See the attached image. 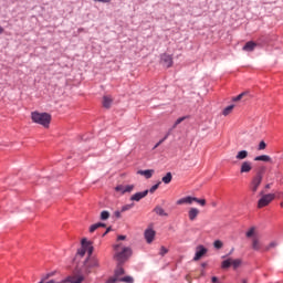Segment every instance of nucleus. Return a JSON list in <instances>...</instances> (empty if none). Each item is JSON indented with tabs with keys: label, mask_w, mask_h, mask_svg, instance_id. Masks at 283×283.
I'll use <instances>...</instances> for the list:
<instances>
[{
	"label": "nucleus",
	"mask_w": 283,
	"mask_h": 283,
	"mask_svg": "<svg viewBox=\"0 0 283 283\" xmlns=\"http://www.w3.org/2000/svg\"><path fill=\"white\" fill-rule=\"evenodd\" d=\"M114 260L119 264H125V261L132 256V249L123 245V243L114 245Z\"/></svg>",
	"instance_id": "f257e3e1"
},
{
	"label": "nucleus",
	"mask_w": 283,
	"mask_h": 283,
	"mask_svg": "<svg viewBox=\"0 0 283 283\" xmlns=\"http://www.w3.org/2000/svg\"><path fill=\"white\" fill-rule=\"evenodd\" d=\"M31 119L33 123L42 125V127H50V123H52V115L48 113L33 112L31 113Z\"/></svg>",
	"instance_id": "f03ea898"
},
{
	"label": "nucleus",
	"mask_w": 283,
	"mask_h": 283,
	"mask_svg": "<svg viewBox=\"0 0 283 283\" xmlns=\"http://www.w3.org/2000/svg\"><path fill=\"white\" fill-rule=\"evenodd\" d=\"M96 269H101V261L96 256H88L84 261L83 265L84 275H90V273H94Z\"/></svg>",
	"instance_id": "7ed1b4c3"
},
{
	"label": "nucleus",
	"mask_w": 283,
	"mask_h": 283,
	"mask_svg": "<svg viewBox=\"0 0 283 283\" xmlns=\"http://www.w3.org/2000/svg\"><path fill=\"white\" fill-rule=\"evenodd\" d=\"M85 281V272L84 271H75L72 275H69L64 279V283H83Z\"/></svg>",
	"instance_id": "20e7f679"
},
{
	"label": "nucleus",
	"mask_w": 283,
	"mask_h": 283,
	"mask_svg": "<svg viewBox=\"0 0 283 283\" xmlns=\"http://www.w3.org/2000/svg\"><path fill=\"white\" fill-rule=\"evenodd\" d=\"M123 263H118L116 269H115V272H114V275L111 276L106 283H116V282H119L120 279L123 277V274L125 273V269H123Z\"/></svg>",
	"instance_id": "39448f33"
},
{
	"label": "nucleus",
	"mask_w": 283,
	"mask_h": 283,
	"mask_svg": "<svg viewBox=\"0 0 283 283\" xmlns=\"http://www.w3.org/2000/svg\"><path fill=\"white\" fill-rule=\"evenodd\" d=\"M275 200V193L263 195L258 201V208L263 209V207H269L271 202Z\"/></svg>",
	"instance_id": "423d86ee"
},
{
	"label": "nucleus",
	"mask_w": 283,
	"mask_h": 283,
	"mask_svg": "<svg viewBox=\"0 0 283 283\" xmlns=\"http://www.w3.org/2000/svg\"><path fill=\"white\" fill-rule=\"evenodd\" d=\"M205 255H207V248H205L203 245H198L193 261L198 262V260L205 258Z\"/></svg>",
	"instance_id": "0eeeda50"
},
{
	"label": "nucleus",
	"mask_w": 283,
	"mask_h": 283,
	"mask_svg": "<svg viewBox=\"0 0 283 283\" xmlns=\"http://www.w3.org/2000/svg\"><path fill=\"white\" fill-rule=\"evenodd\" d=\"M260 185H262V175L258 174L253 178L252 184H251V189H252L253 193H255V191H258Z\"/></svg>",
	"instance_id": "6e6552de"
},
{
	"label": "nucleus",
	"mask_w": 283,
	"mask_h": 283,
	"mask_svg": "<svg viewBox=\"0 0 283 283\" xmlns=\"http://www.w3.org/2000/svg\"><path fill=\"white\" fill-rule=\"evenodd\" d=\"M82 247L84 248V251L88 253V258H92V253H94L92 242L87 241V239H82Z\"/></svg>",
	"instance_id": "1a4fd4ad"
},
{
	"label": "nucleus",
	"mask_w": 283,
	"mask_h": 283,
	"mask_svg": "<svg viewBox=\"0 0 283 283\" xmlns=\"http://www.w3.org/2000/svg\"><path fill=\"white\" fill-rule=\"evenodd\" d=\"M161 63L165 65V67H171V65H174V57L169 54H163Z\"/></svg>",
	"instance_id": "9d476101"
},
{
	"label": "nucleus",
	"mask_w": 283,
	"mask_h": 283,
	"mask_svg": "<svg viewBox=\"0 0 283 283\" xmlns=\"http://www.w3.org/2000/svg\"><path fill=\"white\" fill-rule=\"evenodd\" d=\"M253 169V164L251 161H243L241 164L240 174H249Z\"/></svg>",
	"instance_id": "9b49d317"
},
{
	"label": "nucleus",
	"mask_w": 283,
	"mask_h": 283,
	"mask_svg": "<svg viewBox=\"0 0 283 283\" xmlns=\"http://www.w3.org/2000/svg\"><path fill=\"white\" fill-rule=\"evenodd\" d=\"M147 193H149V190H145L143 192H137L130 197V200H133L135 202H140V200H143V198H146Z\"/></svg>",
	"instance_id": "f8f14e48"
},
{
	"label": "nucleus",
	"mask_w": 283,
	"mask_h": 283,
	"mask_svg": "<svg viewBox=\"0 0 283 283\" xmlns=\"http://www.w3.org/2000/svg\"><path fill=\"white\" fill-rule=\"evenodd\" d=\"M198 216H200V210L198 208H190L188 211V218L191 222H193V220H196V218H198Z\"/></svg>",
	"instance_id": "ddd939ff"
},
{
	"label": "nucleus",
	"mask_w": 283,
	"mask_h": 283,
	"mask_svg": "<svg viewBox=\"0 0 283 283\" xmlns=\"http://www.w3.org/2000/svg\"><path fill=\"white\" fill-rule=\"evenodd\" d=\"M145 238L148 244H151V242H154V238H156V231L151 230V229H147L145 231Z\"/></svg>",
	"instance_id": "4468645a"
},
{
	"label": "nucleus",
	"mask_w": 283,
	"mask_h": 283,
	"mask_svg": "<svg viewBox=\"0 0 283 283\" xmlns=\"http://www.w3.org/2000/svg\"><path fill=\"white\" fill-rule=\"evenodd\" d=\"M196 197H185L177 200V205H193Z\"/></svg>",
	"instance_id": "2eb2a0df"
},
{
	"label": "nucleus",
	"mask_w": 283,
	"mask_h": 283,
	"mask_svg": "<svg viewBox=\"0 0 283 283\" xmlns=\"http://www.w3.org/2000/svg\"><path fill=\"white\" fill-rule=\"evenodd\" d=\"M255 48H258V44L253 41H249L243 46V51L244 52H253L255 50Z\"/></svg>",
	"instance_id": "dca6fc26"
},
{
	"label": "nucleus",
	"mask_w": 283,
	"mask_h": 283,
	"mask_svg": "<svg viewBox=\"0 0 283 283\" xmlns=\"http://www.w3.org/2000/svg\"><path fill=\"white\" fill-rule=\"evenodd\" d=\"M137 174L139 176H145L146 179L149 180V178H151V176H154L155 170L154 169L138 170Z\"/></svg>",
	"instance_id": "f3484780"
},
{
	"label": "nucleus",
	"mask_w": 283,
	"mask_h": 283,
	"mask_svg": "<svg viewBox=\"0 0 283 283\" xmlns=\"http://www.w3.org/2000/svg\"><path fill=\"white\" fill-rule=\"evenodd\" d=\"M114 102V99H112L111 96H104L103 97V107H105L106 109H109V107H112V103Z\"/></svg>",
	"instance_id": "a211bd4d"
},
{
	"label": "nucleus",
	"mask_w": 283,
	"mask_h": 283,
	"mask_svg": "<svg viewBox=\"0 0 283 283\" xmlns=\"http://www.w3.org/2000/svg\"><path fill=\"white\" fill-rule=\"evenodd\" d=\"M252 249L254 251H260V249H262V244L260 243V239H258V237H253L252 239Z\"/></svg>",
	"instance_id": "6ab92c4d"
},
{
	"label": "nucleus",
	"mask_w": 283,
	"mask_h": 283,
	"mask_svg": "<svg viewBox=\"0 0 283 283\" xmlns=\"http://www.w3.org/2000/svg\"><path fill=\"white\" fill-rule=\"evenodd\" d=\"M154 212L157 216H161V217H166V218H167V216H169V213L165 212V209H163V207H160V206L155 207Z\"/></svg>",
	"instance_id": "aec40b11"
},
{
	"label": "nucleus",
	"mask_w": 283,
	"mask_h": 283,
	"mask_svg": "<svg viewBox=\"0 0 283 283\" xmlns=\"http://www.w3.org/2000/svg\"><path fill=\"white\" fill-rule=\"evenodd\" d=\"M235 158H237V160H244V159L249 158V151L241 150L237 154Z\"/></svg>",
	"instance_id": "412c9836"
},
{
	"label": "nucleus",
	"mask_w": 283,
	"mask_h": 283,
	"mask_svg": "<svg viewBox=\"0 0 283 283\" xmlns=\"http://www.w3.org/2000/svg\"><path fill=\"white\" fill-rule=\"evenodd\" d=\"M255 161L271 163V157L269 155H261L254 158Z\"/></svg>",
	"instance_id": "4be33fe9"
},
{
	"label": "nucleus",
	"mask_w": 283,
	"mask_h": 283,
	"mask_svg": "<svg viewBox=\"0 0 283 283\" xmlns=\"http://www.w3.org/2000/svg\"><path fill=\"white\" fill-rule=\"evenodd\" d=\"M174 176L171 175V172H167L165 177L161 178V181L165 185H169V182H171Z\"/></svg>",
	"instance_id": "5701e85b"
},
{
	"label": "nucleus",
	"mask_w": 283,
	"mask_h": 283,
	"mask_svg": "<svg viewBox=\"0 0 283 283\" xmlns=\"http://www.w3.org/2000/svg\"><path fill=\"white\" fill-rule=\"evenodd\" d=\"M101 227H106V226L105 223H101V222L92 224L90 227V233H94V231H96V229H101Z\"/></svg>",
	"instance_id": "b1692460"
},
{
	"label": "nucleus",
	"mask_w": 283,
	"mask_h": 283,
	"mask_svg": "<svg viewBox=\"0 0 283 283\" xmlns=\"http://www.w3.org/2000/svg\"><path fill=\"white\" fill-rule=\"evenodd\" d=\"M234 107H235V105H230V106L226 107L222 112L223 116H229V114H231L233 112Z\"/></svg>",
	"instance_id": "393cba45"
},
{
	"label": "nucleus",
	"mask_w": 283,
	"mask_h": 283,
	"mask_svg": "<svg viewBox=\"0 0 283 283\" xmlns=\"http://www.w3.org/2000/svg\"><path fill=\"white\" fill-rule=\"evenodd\" d=\"M231 265H232V259H227V260L222 261V263H221L222 269H229V266H231Z\"/></svg>",
	"instance_id": "a878e982"
},
{
	"label": "nucleus",
	"mask_w": 283,
	"mask_h": 283,
	"mask_svg": "<svg viewBox=\"0 0 283 283\" xmlns=\"http://www.w3.org/2000/svg\"><path fill=\"white\" fill-rule=\"evenodd\" d=\"M243 96H249V93L243 92V93L239 94L238 96L233 97L232 101H234V103H237L238 101H242Z\"/></svg>",
	"instance_id": "bb28decb"
},
{
	"label": "nucleus",
	"mask_w": 283,
	"mask_h": 283,
	"mask_svg": "<svg viewBox=\"0 0 283 283\" xmlns=\"http://www.w3.org/2000/svg\"><path fill=\"white\" fill-rule=\"evenodd\" d=\"M118 282H125V283H134V277L132 276H122Z\"/></svg>",
	"instance_id": "cd10ccee"
},
{
	"label": "nucleus",
	"mask_w": 283,
	"mask_h": 283,
	"mask_svg": "<svg viewBox=\"0 0 283 283\" xmlns=\"http://www.w3.org/2000/svg\"><path fill=\"white\" fill-rule=\"evenodd\" d=\"M130 209H134V203H128L122 207V213H125V211H129Z\"/></svg>",
	"instance_id": "c85d7f7f"
},
{
	"label": "nucleus",
	"mask_w": 283,
	"mask_h": 283,
	"mask_svg": "<svg viewBox=\"0 0 283 283\" xmlns=\"http://www.w3.org/2000/svg\"><path fill=\"white\" fill-rule=\"evenodd\" d=\"M101 220H109V211L103 210L101 212Z\"/></svg>",
	"instance_id": "c756f323"
},
{
	"label": "nucleus",
	"mask_w": 283,
	"mask_h": 283,
	"mask_svg": "<svg viewBox=\"0 0 283 283\" xmlns=\"http://www.w3.org/2000/svg\"><path fill=\"white\" fill-rule=\"evenodd\" d=\"M187 117H179L175 124L172 125V129H176L178 127V125H180V123H182L184 120H186Z\"/></svg>",
	"instance_id": "7c9ffc66"
},
{
	"label": "nucleus",
	"mask_w": 283,
	"mask_h": 283,
	"mask_svg": "<svg viewBox=\"0 0 283 283\" xmlns=\"http://www.w3.org/2000/svg\"><path fill=\"white\" fill-rule=\"evenodd\" d=\"M253 235H255V229L254 228H250L248 230V232L245 233L247 238H253Z\"/></svg>",
	"instance_id": "2f4dec72"
},
{
	"label": "nucleus",
	"mask_w": 283,
	"mask_h": 283,
	"mask_svg": "<svg viewBox=\"0 0 283 283\" xmlns=\"http://www.w3.org/2000/svg\"><path fill=\"white\" fill-rule=\"evenodd\" d=\"M240 264H242V260H240V259L232 260L233 269H238L240 266Z\"/></svg>",
	"instance_id": "473e14b6"
},
{
	"label": "nucleus",
	"mask_w": 283,
	"mask_h": 283,
	"mask_svg": "<svg viewBox=\"0 0 283 283\" xmlns=\"http://www.w3.org/2000/svg\"><path fill=\"white\" fill-rule=\"evenodd\" d=\"M160 187V181L154 185L149 190L148 193H155L156 190Z\"/></svg>",
	"instance_id": "72a5a7b5"
},
{
	"label": "nucleus",
	"mask_w": 283,
	"mask_h": 283,
	"mask_svg": "<svg viewBox=\"0 0 283 283\" xmlns=\"http://www.w3.org/2000/svg\"><path fill=\"white\" fill-rule=\"evenodd\" d=\"M195 202H197V205H200V207H205L207 205V200L198 199L196 197H195Z\"/></svg>",
	"instance_id": "f704fd0d"
},
{
	"label": "nucleus",
	"mask_w": 283,
	"mask_h": 283,
	"mask_svg": "<svg viewBox=\"0 0 283 283\" xmlns=\"http://www.w3.org/2000/svg\"><path fill=\"white\" fill-rule=\"evenodd\" d=\"M126 193H132L134 191V185L124 186Z\"/></svg>",
	"instance_id": "c9c22d12"
},
{
	"label": "nucleus",
	"mask_w": 283,
	"mask_h": 283,
	"mask_svg": "<svg viewBox=\"0 0 283 283\" xmlns=\"http://www.w3.org/2000/svg\"><path fill=\"white\" fill-rule=\"evenodd\" d=\"M213 247H214V249H221L223 247V243L220 240H216L213 242Z\"/></svg>",
	"instance_id": "e433bc0d"
},
{
	"label": "nucleus",
	"mask_w": 283,
	"mask_h": 283,
	"mask_svg": "<svg viewBox=\"0 0 283 283\" xmlns=\"http://www.w3.org/2000/svg\"><path fill=\"white\" fill-rule=\"evenodd\" d=\"M275 247H277V242L272 241V242L265 248V251H270V249H275Z\"/></svg>",
	"instance_id": "4c0bfd02"
},
{
	"label": "nucleus",
	"mask_w": 283,
	"mask_h": 283,
	"mask_svg": "<svg viewBox=\"0 0 283 283\" xmlns=\"http://www.w3.org/2000/svg\"><path fill=\"white\" fill-rule=\"evenodd\" d=\"M115 191H119L120 193H126V192H125V186H123V185L117 186V187L115 188Z\"/></svg>",
	"instance_id": "58836bf2"
},
{
	"label": "nucleus",
	"mask_w": 283,
	"mask_h": 283,
	"mask_svg": "<svg viewBox=\"0 0 283 283\" xmlns=\"http://www.w3.org/2000/svg\"><path fill=\"white\" fill-rule=\"evenodd\" d=\"M263 149H266V143H264V140L259 144V150L262 151Z\"/></svg>",
	"instance_id": "ea45409f"
},
{
	"label": "nucleus",
	"mask_w": 283,
	"mask_h": 283,
	"mask_svg": "<svg viewBox=\"0 0 283 283\" xmlns=\"http://www.w3.org/2000/svg\"><path fill=\"white\" fill-rule=\"evenodd\" d=\"M166 253H169V250H167V248H165V247H161L160 255H166Z\"/></svg>",
	"instance_id": "a19ab883"
},
{
	"label": "nucleus",
	"mask_w": 283,
	"mask_h": 283,
	"mask_svg": "<svg viewBox=\"0 0 283 283\" xmlns=\"http://www.w3.org/2000/svg\"><path fill=\"white\" fill-rule=\"evenodd\" d=\"M166 139H167V137H165L164 139L159 140V142L155 145L154 149H157V147H160V145H163V143H165Z\"/></svg>",
	"instance_id": "79ce46f5"
},
{
	"label": "nucleus",
	"mask_w": 283,
	"mask_h": 283,
	"mask_svg": "<svg viewBox=\"0 0 283 283\" xmlns=\"http://www.w3.org/2000/svg\"><path fill=\"white\" fill-rule=\"evenodd\" d=\"M78 255H81L82 258H83V255H85V249L83 248V245H82V249L81 250H78Z\"/></svg>",
	"instance_id": "37998d69"
},
{
	"label": "nucleus",
	"mask_w": 283,
	"mask_h": 283,
	"mask_svg": "<svg viewBox=\"0 0 283 283\" xmlns=\"http://www.w3.org/2000/svg\"><path fill=\"white\" fill-rule=\"evenodd\" d=\"M93 1H95L97 3H109V1H112V0H93Z\"/></svg>",
	"instance_id": "c03bdc74"
},
{
	"label": "nucleus",
	"mask_w": 283,
	"mask_h": 283,
	"mask_svg": "<svg viewBox=\"0 0 283 283\" xmlns=\"http://www.w3.org/2000/svg\"><path fill=\"white\" fill-rule=\"evenodd\" d=\"M122 210H117L114 212L115 218H120Z\"/></svg>",
	"instance_id": "a18cd8bd"
},
{
	"label": "nucleus",
	"mask_w": 283,
	"mask_h": 283,
	"mask_svg": "<svg viewBox=\"0 0 283 283\" xmlns=\"http://www.w3.org/2000/svg\"><path fill=\"white\" fill-rule=\"evenodd\" d=\"M109 231H112V228H107V229H106V231L103 233V238H105V235H106L107 233H109Z\"/></svg>",
	"instance_id": "49530a36"
},
{
	"label": "nucleus",
	"mask_w": 283,
	"mask_h": 283,
	"mask_svg": "<svg viewBox=\"0 0 283 283\" xmlns=\"http://www.w3.org/2000/svg\"><path fill=\"white\" fill-rule=\"evenodd\" d=\"M275 198H283V192H277V193L275 195Z\"/></svg>",
	"instance_id": "de8ad7c7"
},
{
	"label": "nucleus",
	"mask_w": 283,
	"mask_h": 283,
	"mask_svg": "<svg viewBox=\"0 0 283 283\" xmlns=\"http://www.w3.org/2000/svg\"><path fill=\"white\" fill-rule=\"evenodd\" d=\"M126 238H127V237H125V235H118V237H117V240H126Z\"/></svg>",
	"instance_id": "09e8293b"
},
{
	"label": "nucleus",
	"mask_w": 283,
	"mask_h": 283,
	"mask_svg": "<svg viewBox=\"0 0 283 283\" xmlns=\"http://www.w3.org/2000/svg\"><path fill=\"white\" fill-rule=\"evenodd\" d=\"M211 282H212V283H218V277H217V276H213V277L211 279Z\"/></svg>",
	"instance_id": "8fccbe9b"
},
{
	"label": "nucleus",
	"mask_w": 283,
	"mask_h": 283,
	"mask_svg": "<svg viewBox=\"0 0 283 283\" xmlns=\"http://www.w3.org/2000/svg\"><path fill=\"white\" fill-rule=\"evenodd\" d=\"M4 30L0 27V34H3Z\"/></svg>",
	"instance_id": "3c124183"
},
{
	"label": "nucleus",
	"mask_w": 283,
	"mask_h": 283,
	"mask_svg": "<svg viewBox=\"0 0 283 283\" xmlns=\"http://www.w3.org/2000/svg\"><path fill=\"white\" fill-rule=\"evenodd\" d=\"M265 189H271V185L268 184V185L265 186Z\"/></svg>",
	"instance_id": "603ef678"
},
{
	"label": "nucleus",
	"mask_w": 283,
	"mask_h": 283,
	"mask_svg": "<svg viewBox=\"0 0 283 283\" xmlns=\"http://www.w3.org/2000/svg\"><path fill=\"white\" fill-rule=\"evenodd\" d=\"M201 266L205 269V266H207V263H202Z\"/></svg>",
	"instance_id": "864d4df0"
},
{
	"label": "nucleus",
	"mask_w": 283,
	"mask_h": 283,
	"mask_svg": "<svg viewBox=\"0 0 283 283\" xmlns=\"http://www.w3.org/2000/svg\"><path fill=\"white\" fill-rule=\"evenodd\" d=\"M242 283H247V280L243 279V280H242Z\"/></svg>",
	"instance_id": "5fc2aeb1"
}]
</instances>
